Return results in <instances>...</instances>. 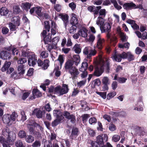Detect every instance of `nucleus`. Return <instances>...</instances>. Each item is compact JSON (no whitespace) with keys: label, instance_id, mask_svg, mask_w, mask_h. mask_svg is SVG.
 I'll return each instance as SVG.
<instances>
[{"label":"nucleus","instance_id":"obj_1","mask_svg":"<svg viewBox=\"0 0 147 147\" xmlns=\"http://www.w3.org/2000/svg\"><path fill=\"white\" fill-rule=\"evenodd\" d=\"M73 57V60L68 59L66 61L64 67L65 70L71 75L72 78L74 79L79 74L78 69L76 66H77L79 63L80 59L78 55H74Z\"/></svg>","mask_w":147,"mask_h":147},{"label":"nucleus","instance_id":"obj_2","mask_svg":"<svg viewBox=\"0 0 147 147\" xmlns=\"http://www.w3.org/2000/svg\"><path fill=\"white\" fill-rule=\"evenodd\" d=\"M37 127L39 128L40 131L43 130V129L42 126L36 122L34 121L32 124H29L27 125V127L30 133L34 135L36 138H39L41 137V134L38 131L35 130V127L37 128Z\"/></svg>","mask_w":147,"mask_h":147},{"label":"nucleus","instance_id":"obj_3","mask_svg":"<svg viewBox=\"0 0 147 147\" xmlns=\"http://www.w3.org/2000/svg\"><path fill=\"white\" fill-rule=\"evenodd\" d=\"M69 90L68 85L66 84H63L62 86L58 85L54 89V92L61 95L66 94Z\"/></svg>","mask_w":147,"mask_h":147},{"label":"nucleus","instance_id":"obj_4","mask_svg":"<svg viewBox=\"0 0 147 147\" xmlns=\"http://www.w3.org/2000/svg\"><path fill=\"white\" fill-rule=\"evenodd\" d=\"M123 7L124 9L127 11L131 10L132 9L139 8L140 9H144L142 5H136L132 2L125 3L123 5Z\"/></svg>","mask_w":147,"mask_h":147},{"label":"nucleus","instance_id":"obj_5","mask_svg":"<svg viewBox=\"0 0 147 147\" xmlns=\"http://www.w3.org/2000/svg\"><path fill=\"white\" fill-rule=\"evenodd\" d=\"M108 140V136L106 134H101L98 136L96 138V141L101 146L104 144V143L107 142Z\"/></svg>","mask_w":147,"mask_h":147},{"label":"nucleus","instance_id":"obj_6","mask_svg":"<svg viewBox=\"0 0 147 147\" xmlns=\"http://www.w3.org/2000/svg\"><path fill=\"white\" fill-rule=\"evenodd\" d=\"M37 58L36 55L33 53L28 58V63L30 66L34 67L36 64Z\"/></svg>","mask_w":147,"mask_h":147},{"label":"nucleus","instance_id":"obj_7","mask_svg":"<svg viewBox=\"0 0 147 147\" xmlns=\"http://www.w3.org/2000/svg\"><path fill=\"white\" fill-rule=\"evenodd\" d=\"M63 115L65 118L68 120H70L71 122L74 123L76 121V117L73 114H70V113L67 111H65Z\"/></svg>","mask_w":147,"mask_h":147},{"label":"nucleus","instance_id":"obj_8","mask_svg":"<svg viewBox=\"0 0 147 147\" xmlns=\"http://www.w3.org/2000/svg\"><path fill=\"white\" fill-rule=\"evenodd\" d=\"M49 61L48 59H45L43 62L40 59H39L37 60L36 63H37L38 66L39 67H41L42 68L44 69H47L49 66Z\"/></svg>","mask_w":147,"mask_h":147},{"label":"nucleus","instance_id":"obj_9","mask_svg":"<svg viewBox=\"0 0 147 147\" xmlns=\"http://www.w3.org/2000/svg\"><path fill=\"white\" fill-rule=\"evenodd\" d=\"M45 26H44L42 32L41 33V36L43 37L47 36V32H49L50 29V26L49 24V21H45L44 22Z\"/></svg>","mask_w":147,"mask_h":147},{"label":"nucleus","instance_id":"obj_10","mask_svg":"<svg viewBox=\"0 0 147 147\" xmlns=\"http://www.w3.org/2000/svg\"><path fill=\"white\" fill-rule=\"evenodd\" d=\"M111 26L109 22H106L103 26H100V28L101 32L104 33L105 32H110L111 31Z\"/></svg>","mask_w":147,"mask_h":147},{"label":"nucleus","instance_id":"obj_11","mask_svg":"<svg viewBox=\"0 0 147 147\" xmlns=\"http://www.w3.org/2000/svg\"><path fill=\"white\" fill-rule=\"evenodd\" d=\"M78 129L76 127H73L71 131V134L69 136L70 138L73 140L76 138L79 134Z\"/></svg>","mask_w":147,"mask_h":147},{"label":"nucleus","instance_id":"obj_12","mask_svg":"<svg viewBox=\"0 0 147 147\" xmlns=\"http://www.w3.org/2000/svg\"><path fill=\"white\" fill-rule=\"evenodd\" d=\"M32 96L30 97V99L33 100L35 99L36 97L38 98L42 96L41 93L36 88H34L32 91Z\"/></svg>","mask_w":147,"mask_h":147},{"label":"nucleus","instance_id":"obj_13","mask_svg":"<svg viewBox=\"0 0 147 147\" xmlns=\"http://www.w3.org/2000/svg\"><path fill=\"white\" fill-rule=\"evenodd\" d=\"M2 50H6L8 52L10 53V51H11L12 54L13 55H17L18 53V50L16 48H14L11 45L8 47H5L3 48Z\"/></svg>","mask_w":147,"mask_h":147},{"label":"nucleus","instance_id":"obj_14","mask_svg":"<svg viewBox=\"0 0 147 147\" xmlns=\"http://www.w3.org/2000/svg\"><path fill=\"white\" fill-rule=\"evenodd\" d=\"M9 52L2 50L0 53V57L3 59H9L11 58Z\"/></svg>","mask_w":147,"mask_h":147},{"label":"nucleus","instance_id":"obj_15","mask_svg":"<svg viewBox=\"0 0 147 147\" xmlns=\"http://www.w3.org/2000/svg\"><path fill=\"white\" fill-rule=\"evenodd\" d=\"M59 16L62 19L64 25L66 28L68 24V16L67 14H64L63 13H60Z\"/></svg>","mask_w":147,"mask_h":147},{"label":"nucleus","instance_id":"obj_16","mask_svg":"<svg viewBox=\"0 0 147 147\" xmlns=\"http://www.w3.org/2000/svg\"><path fill=\"white\" fill-rule=\"evenodd\" d=\"M104 71V68L102 66L100 67H96L95 68L93 75L97 77L101 76Z\"/></svg>","mask_w":147,"mask_h":147},{"label":"nucleus","instance_id":"obj_17","mask_svg":"<svg viewBox=\"0 0 147 147\" xmlns=\"http://www.w3.org/2000/svg\"><path fill=\"white\" fill-rule=\"evenodd\" d=\"M45 113V110L41 111L40 110L35 109L32 112V114L35 113L36 117L38 118H42L43 115H44Z\"/></svg>","mask_w":147,"mask_h":147},{"label":"nucleus","instance_id":"obj_18","mask_svg":"<svg viewBox=\"0 0 147 147\" xmlns=\"http://www.w3.org/2000/svg\"><path fill=\"white\" fill-rule=\"evenodd\" d=\"M78 32L80 36L86 38L88 36V30L84 27L80 29Z\"/></svg>","mask_w":147,"mask_h":147},{"label":"nucleus","instance_id":"obj_19","mask_svg":"<svg viewBox=\"0 0 147 147\" xmlns=\"http://www.w3.org/2000/svg\"><path fill=\"white\" fill-rule=\"evenodd\" d=\"M64 118V117H62V116L59 118H57L55 119L51 123V125L53 127H55L58 124L61 123V121Z\"/></svg>","mask_w":147,"mask_h":147},{"label":"nucleus","instance_id":"obj_20","mask_svg":"<svg viewBox=\"0 0 147 147\" xmlns=\"http://www.w3.org/2000/svg\"><path fill=\"white\" fill-rule=\"evenodd\" d=\"M118 75L115 74L114 77V80L117 81L120 83H124L126 82L127 79L124 77H118Z\"/></svg>","mask_w":147,"mask_h":147},{"label":"nucleus","instance_id":"obj_21","mask_svg":"<svg viewBox=\"0 0 147 147\" xmlns=\"http://www.w3.org/2000/svg\"><path fill=\"white\" fill-rule=\"evenodd\" d=\"M71 16L72 17L70 20V24L72 25H77L78 22V19L76 17V15L74 13H72Z\"/></svg>","mask_w":147,"mask_h":147},{"label":"nucleus","instance_id":"obj_22","mask_svg":"<svg viewBox=\"0 0 147 147\" xmlns=\"http://www.w3.org/2000/svg\"><path fill=\"white\" fill-rule=\"evenodd\" d=\"M11 64L10 62L6 61L3 67L1 69V70L2 72H4L8 70Z\"/></svg>","mask_w":147,"mask_h":147},{"label":"nucleus","instance_id":"obj_23","mask_svg":"<svg viewBox=\"0 0 147 147\" xmlns=\"http://www.w3.org/2000/svg\"><path fill=\"white\" fill-rule=\"evenodd\" d=\"M104 42V40H101L99 38L98 40H97L96 48L100 50H101L103 47V43Z\"/></svg>","mask_w":147,"mask_h":147},{"label":"nucleus","instance_id":"obj_24","mask_svg":"<svg viewBox=\"0 0 147 147\" xmlns=\"http://www.w3.org/2000/svg\"><path fill=\"white\" fill-rule=\"evenodd\" d=\"M22 5L25 11H27L30 9L31 6H32V4L31 3L29 2H26L22 3Z\"/></svg>","mask_w":147,"mask_h":147},{"label":"nucleus","instance_id":"obj_25","mask_svg":"<svg viewBox=\"0 0 147 147\" xmlns=\"http://www.w3.org/2000/svg\"><path fill=\"white\" fill-rule=\"evenodd\" d=\"M113 59L118 62L121 61V55L120 53H115L113 57Z\"/></svg>","mask_w":147,"mask_h":147},{"label":"nucleus","instance_id":"obj_26","mask_svg":"<svg viewBox=\"0 0 147 147\" xmlns=\"http://www.w3.org/2000/svg\"><path fill=\"white\" fill-rule=\"evenodd\" d=\"M51 35L48 33V35L43 37V40L45 44H47L49 42H51Z\"/></svg>","mask_w":147,"mask_h":147},{"label":"nucleus","instance_id":"obj_27","mask_svg":"<svg viewBox=\"0 0 147 147\" xmlns=\"http://www.w3.org/2000/svg\"><path fill=\"white\" fill-rule=\"evenodd\" d=\"M9 11L5 7H2L0 9V14L1 16H7Z\"/></svg>","mask_w":147,"mask_h":147},{"label":"nucleus","instance_id":"obj_28","mask_svg":"<svg viewBox=\"0 0 147 147\" xmlns=\"http://www.w3.org/2000/svg\"><path fill=\"white\" fill-rule=\"evenodd\" d=\"M18 136L20 138H25L26 137L27 133L25 131L21 130L19 131Z\"/></svg>","mask_w":147,"mask_h":147},{"label":"nucleus","instance_id":"obj_29","mask_svg":"<svg viewBox=\"0 0 147 147\" xmlns=\"http://www.w3.org/2000/svg\"><path fill=\"white\" fill-rule=\"evenodd\" d=\"M73 49L74 50L75 53L79 54L81 52V50L80 44H76L73 48Z\"/></svg>","mask_w":147,"mask_h":147},{"label":"nucleus","instance_id":"obj_30","mask_svg":"<svg viewBox=\"0 0 147 147\" xmlns=\"http://www.w3.org/2000/svg\"><path fill=\"white\" fill-rule=\"evenodd\" d=\"M25 65H20L18 67V70L19 74L20 75L23 74L25 72L24 66Z\"/></svg>","mask_w":147,"mask_h":147},{"label":"nucleus","instance_id":"obj_31","mask_svg":"<svg viewBox=\"0 0 147 147\" xmlns=\"http://www.w3.org/2000/svg\"><path fill=\"white\" fill-rule=\"evenodd\" d=\"M25 140L27 143H31L34 140V138L31 135H28L26 136V137L25 138Z\"/></svg>","mask_w":147,"mask_h":147},{"label":"nucleus","instance_id":"obj_32","mask_svg":"<svg viewBox=\"0 0 147 147\" xmlns=\"http://www.w3.org/2000/svg\"><path fill=\"white\" fill-rule=\"evenodd\" d=\"M53 114L54 116H56L57 118L61 117V116L64 117L63 115L62 114L61 112L59 110H55L53 111Z\"/></svg>","mask_w":147,"mask_h":147},{"label":"nucleus","instance_id":"obj_33","mask_svg":"<svg viewBox=\"0 0 147 147\" xmlns=\"http://www.w3.org/2000/svg\"><path fill=\"white\" fill-rule=\"evenodd\" d=\"M20 18L19 16H15L12 18V21L17 26H19L20 25Z\"/></svg>","mask_w":147,"mask_h":147},{"label":"nucleus","instance_id":"obj_34","mask_svg":"<svg viewBox=\"0 0 147 147\" xmlns=\"http://www.w3.org/2000/svg\"><path fill=\"white\" fill-rule=\"evenodd\" d=\"M15 146L16 147H26L24 145L22 142L21 140H18L15 142Z\"/></svg>","mask_w":147,"mask_h":147},{"label":"nucleus","instance_id":"obj_35","mask_svg":"<svg viewBox=\"0 0 147 147\" xmlns=\"http://www.w3.org/2000/svg\"><path fill=\"white\" fill-rule=\"evenodd\" d=\"M13 12L16 13H19L21 11L20 6L18 5H15L13 7Z\"/></svg>","mask_w":147,"mask_h":147},{"label":"nucleus","instance_id":"obj_36","mask_svg":"<svg viewBox=\"0 0 147 147\" xmlns=\"http://www.w3.org/2000/svg\"><path fill=\"white\" fill-rule=\"evenodd\" d=\"M134 58L135 57L134 56L131 52H127V59L128 61L129 62L134 60Z\"/></svg>","mask_w":147,"mask_h":147},{"label":"nucleus","instance_id":"obj_37","mask_svg":"<svg viewBox=\"0 0 147 147\" xmlns=\"http://www.w3.org/2000/svg\"><path fill=\"white\" fill-rule=\"evenodd\" d=\"M2 120L3 122L6 124H9L11 121L10 117L5 115L3 116Z\"/></svg>","mask_w":147,"mask_h":147},{"label":"nucleus","instance_id":"obj_38","mask_svg":"<svg viewBox=\"0 0 147 147\" xmlns=\"http://www.w3.org/2000/svg\"><path fill=\"white\" fill-rule=\"evenodd\" d=\"M88 66V64L86 62H83L81 68L79 69L80 71H82V70H86Z\"/></svg>","mask_w":147,"mask_h":147},{"label":"nucleus","instance_id":"obj_39","mask_svg":"<svg viewBox=\"0 0 147 147\" xmlns=\"http://www.w3.org/2000/svg\"><path fill=\"white\" fill-rule=\"evenodd\" d=\"M27 61V60L25 58L21 57L19 58L18 62L20 63V65H24V64L26 63Z\"/></svg>","mask_w":147,"mask_h":147},{"label":"nucleus","instance_id":"obj_40","mask_svg":"<svg viewBox=\"0 0 147 147\" xmlns=\"http://www.w3.org/2000/svg\"><path fill=\"white\" fill-rule=\"evenodd\" d=\"M87 131L90 136L93 137L95 136L96 133L94 130L90 128H88Z\"/></svg>","mask_w":147,"mask_h":147},{"label":"nucleus","instance_id":"obj_41","mask_svg":"<svg viewBox=\"0 0 147 147\" xmlns=\"http://www.w3.org/2000/svg\"><path fill=\"white\" fill-rule=\"evenodd\" d=\"M35 13L38 16L41 17L42 14L41 12V9L40 7H36Z\"/></svg>","mask_w":147,"mask_h":147},{"label":"nucleus","instance_id":"obj_42","mask_svg":"<svg viewBox=\"0 0 147 147\" xmlns=\"http://www.w3.org/2000/svg\"><path fill=\"white\" fill-rule=\"evenodd\" d=\"M90 144L91 145V147H100L101 146L96 141H92Z\"/></svg>","mask_w":147,"mask_h":147},{"label":"nucleus","instance_id":"obj_43","mask_svg":"<svg viewBox=\"0 0 147 147\" xmlns=\"http://www.w3.org/2000/svg\"><path fill=\"white\" fill-rule=\"evenodd\" d=\"M120 139V137L119 136L115 134L114 135L112 138V141L114 142H117L119 141Z\"/></svg>","mask_w":147,"mask_h":147},{"label":"nucleus","instance_id":"obj_44","mask_svg":"<svg viewBox=\"0 0 147 147\" xmlns=\"http://www.w3.org/2000/svg\"><path fill=\"white\" fill-rule=\"evenodd\" d=\"M100 19H103L102 17L99 16L98 17L96 24L97 25H100V26H102L104 24V22L103 21L100 20Z\"/></svg>","mask_w":147,"mask_h":147},{"label":"nucleus","instance_id":"obj_45","mask_svg":"<svg viewBox=\"0 0 147 147\" xmlns=\"http://www.w3.org/2000/svg\"><path fill=\"white\" fill-rule=\"evenodd\" d=\"M89 122L91 125H94L97 122V119L95 117H91L89 119Z\"/></svg>","mask_w":147,"mask_h":147},{"label":"nucleus","instance_id":"obj_46","mask_svg":"<svg viewBox=\"0 0 147 147\" xmlns=\"http://www.w3.org/2000/svg\"><path fill=\"white\" fill-rule=\"evenodd\" d=\"M116 94V92L113 91L108 93L107 95V99L110 100L111 98L114 97Z\"/></svg>","mask_w":147,"mask_h":147},{"label":"nucleus","instance_id":"obj_47","mask_svg":"<svg viewBox=\"0 0 147 147\" xmlns=\"http://www.w3.org/2000/svg\"><path fill=\"white\" fill-rule=\"evenodd\" d=\"M54 8L57 12H60L61 10V6L59 4H57L54 6Z\"/></svg>","mask_w":147,"mask_h":147},{"label":"nucleus","instance_id":"obj_48","mask_svg":"<svg viewBox=\"0 0 147 147\" xmlns=\"http://www.w3.org/2000/svg\"><path fill=\"white\" fill-rule=\"evenodd\" d=\"M33 53L30 51H23L22 52V56L25 57H27L28 58Z\"/></svg>","mask_w":147,"mask_h":147},{"label":"nucleus","instance_id":"obj_49","mask_svg":"<svg viewBox=\"0 0 147 147\" xmlns=\"http://www.w3.org/2000/svg\"><path fill=\"white\" fill-rule=\"evenodd\" d=\"M41 145V142L40 141L36 140L32 144V147H39Z\"/></svg>","mask_w":147,"mask_h":147},{"label":"nucleus","instance_id":"obj_50","mask_svg":"<svg viewBox=\"0 0 147 147\" xmlns=\"http://www.w3.org/2000/svg\"><path fill=\"white\" fill-rule=\"evenodd\" d=\"M17 116V114L15 112L12 113V114L10 115V118L11 121V120L13 121H15Z\"/></svg>","mask_w":147,"mask_h":147},{"label":"nucleus","instance_id":"obj_51","mask_svg":"<svg viewBox=\"0 0 147 147\" xmlns=\"http://www.w3.org/2000/svg\"><path fill=\"white\" fill-rule=\"evenodd\" d=\"M16 25L12 23H10L9 24V26L10 30L11 31H14L16 30Z\"/></svg>","mask_w":147,"mask_h":147},{"label":"nucleus","instance_id":"obj_52","mask_svg":"<svg viewBox=\"0 0 147 147\" xmlns=\"http://www.w3.org/2000/svg\"><path fill=\"white\" fill-rule=\"evenodd\" d=\"M40 55L42 58H47L48 57L49 55L48 51H43L41 53Z\"/></svg>","mask_w":147,"mask_h":147},{"label":"nucleus","instance_id":"obj_53","mask_svg":"<svg viewBox=\"0 0 147 147\" xmlns=\"http://www.w3.org/2000/svg\"><path fill=\"white\" fill-rule=\"evenodd\" d=\"M96 93L97 94L99 95L103 99H105L106 98L107 94L106 92H101L97 91Z\"/></svg>","mask_w":147,"mask_h":147},{"label":"nucleus","instance_id":"obj_54","mask_svg":"<svg viewBox=\"0 0 147 147\" xmlns=\"http://www.w3.org/2000/svg\"><path fill=\"white\" fill-rule=\"evenodd\" d=\"M44 147H52L51 142L48 141L45 142L44 143Z\"/></svg>","mask_w":147,"mask_h":147},{"label":"nucleus","instance_id":"obj_55","mask_svg":"<svg viewBox=\"0 0 147 147\" xmlns=\"http://www.w3.org/2000/svg\"><path fill=\"white\" fill-rule=\"evenodd\" d=\"M109 79L107 77H104L102 80V84H109Z\"/></svg>","mask_w":147,"mask_h":147},{"label":"nucleus","instance_id":"obj_56","mask_svg":"<svg viewBox=\"0 0 147 147\" xmlns=\"http://www.w3.org/2000/svg\"><path fill=\"white\" fill-rule=\"evenodd\" d=\"M109 129L110 131H113L116 129V127L115 125L112 123L109 125Z\"/></svg>","mask_w":147,"mask_h":147},{"label":"nucleus","instance_id":"obj_57","mask_svg":"<svg viewBox=\"0 0 147 147\" xmlns=\"http://www.w3.org/2000/svg\"><path fill=\"white\" fill-rule=\"evenodd\" d=\"M89 117V115L84 114L82 116V120L84 122L87 121V119Z\"/></svg>","mask_w":147,"mask_h":147},{"label":"nucleus","instance_id":"obj_58","mask_svg":"<svg viewBox=\"0 0 147 147\" xmlns=\"http://www.w3.org/2000/svg\"><path fill=\"white\" fill-rule=\"evenodd\" d=\"M76 25H77L76 24L72 25V26H71L69 30V32L70 33H74V31H75L76 30V28L74 27V26L76 27Z\"/></svg>","mask_w":147,"mask_h":147},{"label":"nucleus","instance_id":"obj_59","mask_svg":"<svg viewBox=\"0 0 147 147\" xmlns=\"http://www.w3.org/2000/svg\"><path fill=\"white\" fill-rule=\"evenodd\" d=\"M81 71L82 72V73L81 74L82 78H84L86 77L88 75V72L86 70H82V71Z\"/></svg>","mask_w":147,"mask_h":147},{"label":"nucleus","instance_id":"obj_60","mask_svg":"<svg viewBox=\"0 0 147 147\" xmlns=\"http://www.w3.org/2000/svg\"><path fill=\"white\" fill-rule=\"evenodd\" d=\"M9 29L6 27H3L2 28L1 32L3 34H6L9 32Z\"/></svg>","mask_w":147,"mask_h":147},{"label":"nucleus","instance_id":"obj_61","mask_svg":"<svg viewBox=\"0 0 147 147\" xmlns=\"http://www.w3.org/2000/svg\"><path fill=\"white\" fill-rule=\"evenodd\" d=\"M15 139V138H14L13 137L8 135L7 138V141L8 142H13L14 141Z\"/></svg>","mask_w":147,"mask_h":147},{"label":"nucleus","instance_id":"obj_62","mask_svg":"<svg viewBox=\"0 0 147 147\" xmlns=\"http://www.w3.org/2000/svg\"><path fill=\"white\" fill-rule=\"evenodd\" d=\"M120 35L121 41L123 42L125 41L126 38L125 35L124 34L123 32H120Z\"/></svg>","mask_w":147,"mask_h":147},{"label":"nucleus","instance_id":"obj_63","mask_svg":"<svg viewBox=\"0 0 147 147\" xmlns=\"http://www.w3.org/2000/svg\"><path fill=\"white\" fill-rule=\"evenodd\" d=\"M20 113L22 115V120L24 121L26 119V116L24 111H21Z\"/></svg>","mask_w":147,"mask_h":147},{"label":"nucleus","instance_id":"obj_64","mask_svg":"<svg viewBox=\"0 0 147 147\" xmlns=\"http://www.w3.org/2000/svg\"><path fill=\"white\" fill-rule=\"evenodd\" d=\"M30 93L28 92H24L22 97V99L25 100L29 96Z\"/></svg>","mask_w":147,"mask_h":147}]
</instances>
